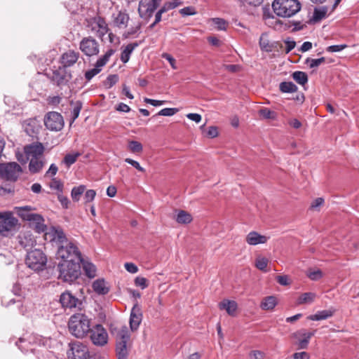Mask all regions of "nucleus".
I'll use <instances>...</instances> for the list:
<instances>
[{
	"instance_id": "1",
	"label": "nucleus",
	"mask_w": 359,
	"mask_h": 359,
	"mask_svg": "<svg viewBox=\"0 0 359 359\" xmlns=\"http://www.w3.org/2000/svg\"><path fill=\"white\" fill-rule=\"evenodd\" d=\"M91 319L83 313L72 315L68 322L69 332L76 338L83 339L90 331Z\"/></svg>"
},
{
	"instance_id": "2",
	"label": "nucleus",
	"mask_w": 359,
	"mask_h": 359,
	"mask_svg": "<svg viewBox=\"0 0 359 359\" xmlns=\"http://www.w3.org/2000/svg\"><path fill=\"white\" fill-rule=\"evenodd\" d=\"M272 7L278 16L290 18L301 10V4L298 0H274Z\"/></svg>"
},
{
	"instance_id": "3",
	"label": "nucleus",
	"mask_w": 359,
	"mask_h": 359,
	"mask_svg": "<svg viewBox=\"0 0 359 359\" xmlns=\"http://www.w3.org/2000/svg\"><path fill=\"white\" fill-rule=\"evenodd\" d=\"M17 213L23 220L28 221L36 232L40 233L46 230L47 226L44 224L43 217L41 215L33 212L29 206L18 208Z\"/></svg>"
},
{
	"instance_id": "4",
	"label": "nucleus",
	"mask_w": 359,
	"mask_h": 359,
	"mask_svg": "<svg viewBox=\"0 0 359 359\" xmlns=\"http://www.w3.org/2000/svg\"><path fill=\"white\" fill-rule=\"evenodd\" d=\"M81 262H61L58 264L59 278L69 283L74 282L81 275Z\"/></svg>"
},
{
	"instance_id": "5",
	"label": "nucleus",
	"mask_w": 359,
	"mask_h": 359,
	"mask_svg": "<svg viewBox=\"0 0 359 359\" xmlns=\"http://www.w3.org/2000/svg\"><path fill=\"white\" fill-rule=\"evenodd\" d=\"M57 256L62 262L82 261L81 252L76 245L67 240V243L58 247Z\"/></svg>"
},
{
	"instance_id": "6",
	"label": "nucleus",
	"mask_w": 359,
	"mask_h": 359,
	"mask_svg": "<svg viewBox=\"0 0 359 359\" xmlns=\"http://www.w3.org/2000/svg\"><path fill=\"white\" fill-rule=\"evenodd\" d=\"M47 263V257L42 250L35 249L27 252L26 264L34 271L43 270Z\"/></svg>"
},
{
	"instance_id": "7",
	"label": "nucleus",
	"mask_w": 359,
	"mask_h": 359,
	"mask_svg": "<svg viewBox=\"0 0 359 359\" xmlns=\"http://www.w3.org/2000/svg\"><path fill=\"white\" fill-rule=\"evenodd\" d=\"M89 334L92 343L97 346H104L108 342V333L100 324L91 327Z\"/></svg>"
},
{
	"instance_id": "8",
	"label": "nucleus",
	"mask_w": 359,
	"mask_h": 359,
	"mask_svg": "<svg viewBox=\"0 0 359 359\" xmlns=\"http://www.w3.org/2000/svg\"><path fill=\"white\" fill-rule=\"evenodd\" d=\"M22 172L21 167L15 162L1 163L0 176L8 180L15 181Z\"/></svg>"
},
{
	"instance_id": "9",
	"label": "nucleus",
	"mask_w": 359,
	"mask_h": 359,
	"mask_svg": "<svg viewBox=\"0 0 359 359\" xmlns=\"http://www.w3.org/2000/svg\"><path fill=\"white\" fill-rule=\"evenodd\" d=\"M48 339L43 338L41 336L32 335L29 337V340L27 341L25 339L20 338L18 341L16 342V345L22 352L34 351L35 348L30 347L31 345H38L39 346H46Z\"/></svg>"
},
{
	"instance_id": "10",
	"label": "nucleus",
	"mask_w": 359,
	"mask_h": 359,
	"mask_svg": "<svg viewBox=\"0 0 359 359\" xmlns=\"http://www.w3.org/2000/svg\"><path fill=\"white\" fill-rule=\"evenodd\" d=\"M44 124L50 130L59 131L64 126V120L60 114L56 111H50L46 115Z\"/></svg>"
},
{
	"instance_id": "11",
	"label": "nucleus",
	"mask_w": 359,
	"mask_h": 359,
	"mask_svg": "<svg viewBox=\"0 0 359 359\" xmlns=\"http://www.w3.org/2000/svg\"><path fill=\"white\" fill-rule=\"evenodd\" d=\"M44 232V238L46 241L55 243L60 245L67 243L65 234L60 226H50L47 228Z\"/></svg>"
},
{
	"instance_id": "12",
	"label": "nucleus",
	"mask_w": 359,
	"mask_h": 359,
	"mask_svg": "<svg viewBox=\"0 0 359 359\" xmlns=\"http://www.w3.org/2000/svg\"><path fill=\"white\" fill-rule=\"evenodd\" d=\"M70 350L68 356L71 359H88L89 351L86 345L80 341L69 344Z\"/></svg>"
},
{
	"instance_id": "13",
	"label": "nucleus",
	"mask_w": 359,
	"mask_h": 359,
	"mask_svg": "<svg viewBox=\"0 0 359 359\" xmlns=\"http://www.w3.org/2000/svg\"><path fill=\"white\" fill-rule=\"evenodd\" d=\"M2 215L0 218V233L6 235V233L11 231L18 223L13 214L10 212H0Z\"/></svg>"
},
{
	"instance_id": "14",
	"label": "nucleus",
	"mask_w": 359,
	"mask_h": 359,
	"mask_svg": "<svg viewBox=\"0 0 359 359\" xmlns=\"http://www.w3.org/2000/svg\"><path fill=\"white\" fill-rule=\"evenodd\" d=\"M114 51L112 49H109L105 53V54L102 57L98 59L97 61L96 62L95 67L86 72V79L90 81L95 75L99 74L102 69V67L106 65V63L109 61L110 57L114 54Z\"/></svg>"
},
{
	"instance_id": "15",
	"label": "nucleus",
	"mask_w": 359,
	"mask_h": 359,
	"mask_svg": "<svg viewBox=\"0 0 359 359\" xmlns=\"http://www.w3.org/2000/svg\"><path fill=\"white\" fill-rule=\"evenodd\" d=\"M80 50L87 56L96 55L99 53V45L92 37H86L80 43Z\"/></svg>"
},
{
	"instance_id": "16",
	"label": "nucleus",
	"mask_w": 359,
	"mask_h": 359,
	"mask_svg": "<svg viewBox=\"0 0 359 359\" xmlns=\"http://www.w3.org/2000/svg\"><path fill=\"white\" fill-rule=\"evenodd\" d=\"M315 331L308 332L306 330H299L293 334V337L297 340V344L300 349L308 347L310 339L314 335Z\"/></svg>"
},
{
	"instance_id": "17",
	"label": "nucleus",
	"mask_w": 359,
	"mask_h": 359,
	"mask_svg": "<svg viewBox=\"0 0 359 359\" xmlns=\"http://www.w3.org/2000/svg\"><path fill=\"white\" fill-rule=\"evenodd\" d=\"M90 26L91 30L100 38H102L108 32L107 24L103 18L100 17L93 18Z\"/></svg>"
},
{
	"instance_id": "18",
	"label": "nucleus",
	"mask_w": 359,
	"mask_h": 359,
	"mask_svg": "<svg viewBox=\"0 0 359 359\" xmlns=\"http://www.w3.org/2000/svg\"><path fill=\"white\" fill-rule=\"evenodd\" d=\"M44 147L40 142L32 143L24 147V151L27 156V159L32 158H43Z\"/></svg>"
},
{
	"instance_id": "19",
	"label": "nucleus",
	"mask_w": 359,
	"mask_h": 359,
	"mask_svg": "<svg viewBox=\"0 0 359 359\" xmlns=\"http://www.w3.org/2000/svg\"><path fill=\"white\" fill-rule=\"evenodd\" d=\"M142 320V313L141 308L137 304H135L130 312V328L131 331H136Z\"/></svg>"
},
{
	"instance_id": "20",
	"label": "nucleus",
	"mask_w": 359,
	"mask_h": 359,
	"mask_svg": "<svg viewBox=\"0 0 359 359\" xmlns=\"http://www.w3.org/2000/svg\"><path fill=\"white\" fill-rule=\"evenodd\" d=\"M60 302L64 308L73 309L79 307L81 302L69 292H65L60 295Z\"/></svg>"
},
{
	"instance_id": "21",
	"label": "nucleus",
	"mask_w": 359,
	"mask_h": 359,
	"mask_svg": "<svg viewBox=\"0 0 359 359\" xmlns=\"http://www.w3.org/2000/svg\"><path fill=\"white\" fill-rule=\"evenodd\" d=\"M111 333L114 335L116 343H128L130 338V333L126 325H118L113 327Z\"/></svg>"
},
{
	"instance_id": "22",
	"label": "nucleus",
	"mask_w": 359,
	"mask_h": 359,
	"mask_svg": "<svg viewBox=\"0 0 359 359\" xmlns=\"http://www.w3.org/2000/svg\"><path fill=\"white\" fill-rule=\"evenodd\" d=\"M23 126L26 133L32 137L38 134L41 128L40 121L36 118L26 120L24 122Z\"/></svg>"
},
{
	"instance_id": "23",
	"label": "nucleus",
	"mask_w": 359,
	"mask_h": 359,
	"mask_svg": "<svg viewBox=\"0 0 359 359\" xmlns=\"http://www.w3.org/2000/svg\"><path fill=\"white\" fill-rule=\"evenodd\" d=\"M269 239V236L262 235L255 231L249 232L245 237V241L250 245L264 244L267 243Z\"/></svg>"
},
{
	"instance_id": "24",
	"label": "nucleus",
	"mask_w": 359,
	"mask_h": 359,
	"mask_svg": "<svg viewBox=\"0 0 359 359\" xmlns=\"http://www.w3.org/2000/svg\"><path fill=\"white\" fill-rule=\"evenodd\" d=\"M156 8L146 1H141L139 4L138 12L141 18L148 21L153 15Z\"/></svg>"
},
{
	"instance_id": "25",
	"label": "nucleus",
	"mask_w": 359,
	"mask_h": 359,
	"mask_svg": "<svg viewBox=\"0 0 359 359\" xmlns=\"http://www.w3.org/2000/svg\"><path fill=\"white\" fill-rule=\"evenodd\" d=\"M79 56V53L78 52L69 50L62 55L60 58L61 63L65 67H71L76 62Z\"/></svg>"
},
{
	"instance_id": "26",
	"label": "nucleus",
	"mask_w": 359,
	"mask_h": 359,
	"mask_svg": "<svg viewBox=\"0 0 359 359\" xmlns=\"http://www.w3.org/2000/svg\"><path fill=\"white\" fill-rule=\"evenodd\" d=\"M219 308L221 310H225L229 316H234L236 313L238 304L235 301L224 299L219 304Z\"/></svg>"
},
{
	"instance_id": "27",
	"label": "nucleus",
	"mask_w": 359,
	"mask_h": 359,
	"mask_svg": "<svg viewBox=\"0 0 359 359\" xmlns=\"http://www.w3.org/2000/svg\"><path fill=\"white\" fill-rule=\"evenodd\" d=\"M19 243L23 248H28L36 244V240L30 232H25L19 236Z\"/></svg>"
},
{
	"instance_id": "28",
	"label": "nucleus",
	"mask_w": 359,
	"mask_h": 359,
	"mask_svg": "<svg viewBox=\"0 0 359 359\" xmlns=\"http://www.w3.org/2000/svg\"><path fill=\"white\" fill-rule=\"evenodd\" d=\"M265 24L275 29H280L282 22L276 17L271 14L270 13H264L263 15Z\"/></svg>"
},
{
	"instance_id": "29",
	"label": "nucleus",
	"mask_w": 359,
	"mask_h": 359,
	"mask_svg": "<svg viewBox=\"0 0 359 359\" xmlns=\"http://www.w3.org/2000/svg\"><path fill=\"white\" fill-rule=\"evenodd\" d=\"M44 164V158H32L29 164V170L32 173L39 172Z\"/></svg>"
},
{
	"instance_id": "30",
	"label": "nucleus",
	"mask_w": 359,
	"mask_h": 359,
	"mask_svg": "<svg viewBox=\"0 0 359 359\" xmlns=\"http://www.w3.org/2000/svg\"><path fill=\"white\" fill-rule=\"evenodd\" d=\"M94 291L99 294H105L109 292V287L104 279H97L93 283Z\"/></svg>"
},
{
	"instance_id": "31",
	"label": "nucleus",
	"mask_w": 359,
	"mask_h": 359,
	"mask_svg": "<svg viewBox=\"0 0 359 359\" xmlns=\"http://www.w3.org/2000/svg\"><path fill=\"white\" fill-rule=\"evenodd\" d=\"M129 15L123 12H118L114 19V25L118 28L124 29L128 26Z\"/></svg>"
},
{
	"instance_id": "32",
	"label": "nucleus",
	"mask_w": 359,
	"mask_h": 359,
	"mask_svg": "<svg viewBox=\"0 0 359 359\" xmlns=\"http://www.w3.org/2000/svg\"><path fill=\"white\" fill-rule=\"evenodd\" d=\"M193 217L190 213L184 210H179L175 217L177 223L187 224L191 222Z\"/></svg>"
},
{
	"instance_id": "33",
	"label": "nucleus",
	"mask_w": 359,
	"mask_h": 359,
	"mask_svg": "<svg viewBox=\"0 0 359 359\" xmlns=\"http://www.w3.org/2000/svg\"><path fill=\"white\" fill-rule=\"evenodd\" d=\"M137 46L138 44L137 43H131L128 44L126 46V48L122 50L121 55V60L123 63H126L128 62L131 53Z\"/></svg>"
},
{
	"instance_id": "34",
	"label": "nucleus",
	"mask_w": 359,
	"mask_h": 359,
	"mask_svg": "<svg viewBox=\"0 0 359 359\" xmlns=\"http://www.w3.org/2000/svg\"><path fill=\"white\" fill-rule=\"evenodd\" d=\"M128 343L119 342L116 343V355L118 359H127L128 355Z\"/></svg>"
},
{
	"instance_id": "35",
	"label": "nucleus",
	"mask_w": 359,
	"mask_h": 359,
	"mask_svg": "<svg viewBox=\"0 0 359 359\" xmlns=\"http://www.w3.org/2000/svg\"><path fill=\"white\" fill-rule=\"evenodd\" d=\"M334 312L331 310H323L318 311L316 314L309 316L308 318L311 320H325L333 316Z\"/></svg>"
},
{
	"instance_id": "36",
	"label": "nucleus",
	"mask_w": 359,
	"mask_h": 359,
	"mask_svg": "<svg viewBox=\"0 0 359 359\" xmlns=\"http://www.w3.org/2000/svg\"><path fill=\"white\" fill-rule=\"evenodd\" d=\"M276 304V298L273 296H269L262 300L260 306L263 310H272Z\"/></svg>"
},
{
	"instance_id": "37",
	"label": "nucleus",
	"mask_w": 359,
	"mask_h": 359,
	"mask_svg": "<svg viewBox=\"0 0 359 359\" xmlns=\"http://www.w3.org/2000/svg\"><path fill=\"white\" fill-rule=\"evenodd\" d=\"M71 105L73 108L71 111L72 120L70 125L78 118L82 108V103L80 101H76V102H72Z\"/></svg>"
},
{
	"instance_id": "38",
	"label": "nucleus",
	"mask_w": 359,
	"mask_h": 359,
	"mask_svg": "<svg viewBox=\"0 0 359 359\" xmlns=\"http://www.w3.org/2000/svg\"><path fill=\"white\" fill-rule=\"evenodd\" d=\"M316 298V294L313 292H306L302 294L297 300L299 304H311Z\"/></svg>"
},
{
	"instance_id": "39",
	"label": "nucleus",
	"mask_w": 359,
	"mask_h": 359,
	"mask_svg": "<svg viewBox=\"0 0 359 359\" xmlns=\"http://www.w3.org/2000/svg\"><path fill=\"white\" fill-rule=\"evenodd\" d=\"M280 90L283 93H294L297 90V87L292 82H282L280 83Z\"/></svg>"
},
{
	"instance_id": "40",
	"label": "nucleus",
	"mask_w": 359,
	"mask_h": 359,
	"mask_svg": "<svg viewBox=\"0 0 359 359\" xmlns=\"http://www.w3.org/2000/svg\"><path fill=\"white\" fill-rule=\"evenodd\" d=\"M83 268L88 277L92 278L96 276V267L93 264L84 262L83 263Z\"/></svg>"
},
{
	"instance_id": "41",
	"label": "nucleus",
	"mask_w": 359,
	"mask_h": 359,
	"mask_svg": "<svg viewBox=\"0 0 359 359\" xmlns=\"http://www.w3.org/2000/svg\"><path fill=\"white\" fill-rule=\"evenodd\" d=\"M86 190V186L80 185L79 187H75L72 189L71 192V196L74 201H79L81 196L83 194Z\"/></svg>"
},
{
	"instance_id": "42",
	"label": "nucleus",
	"mask_w": 359,
	"mask_h": 359,
	"mask_svg": "<svg viewBox=\"0 0 359 359\" xmlns=\"http://www.w3.org/2000/svg\"><path fill=\"white\" fill-rule=\"evenodd\" d=\"M292 78L296 82L301 85H304L308 81L306 74L300 71L294 72L292 74Z\"/></svg>"
},
{
	"instance_id": "43",
	"label": "nucleus",
	"mask_w": 359,
	"mask_h": 359,
	"mask_svg": "<svg viewBox=\"0 0 359 359\" xmlns=\"http://www.w3.org/2000/svg\"><path fill=\"white\" fill-rule=\"evenodd\" d=\"M259 115L263 118L272 119L276 118V114L268 108H262L258 111Z\"/></svg>"
},
{
	"instance_id": "44",
	"label": "nucleus",
	"mask_w": 359,
	"mask_h": 359,
	"mask_svg": "<svg viewBox=\"0 0 359 359\" xmlns=\"http://www.w3.org/2000/svg\"><path fill=\"white\" fill-rule=\"evenodd\" d=\"M80 155L81 154L79 152L68 154L65 156L62 162L67 165V167H69L76 161Z\"/></svg>"
},
{
	"instance_id": "45",
	"label": "nucleus",
	"mask_w": 359,
	"mask_h": 359,
	"mask_svg": "<svg viewBox=\"0 0 359 359\" xmlns=\"http://www.w3.org/2000/svg\"><path fill=\"white\" fill-rule=\"evenodd\" d=\"M269 263V259L266 257H258L255 261V266L263 271H266Z\"/></svg>"
},
{
	"instance_id": "46",
	"label": "nucleus",
	"mask_w": 359,
	"mask_h": 359,
	"mask_svg": "<svg viewBox=\"0 0 359 359\" xmlns=\"http://www.w3.org/2000/svg\"><path fill=\"white\" fill-rule=\"evenodd\" d=\"M128 149L133 153H140L142 151V145L140 142L135 140L130 141Z\"/></svg>"
},
{
	"instance_id": "47",
	"label": "nucleus",
	"mask_w": 359,
	"mask_h": 359,
	"mask_svg": "<svg viewBox=\"0 0 359 359\" xmlns=\"http://www.w3.org/2000/svg\"><path fill=\"white\" fill-rule=\"evenodd\" d=\"M327 13V8H315L313 18L316 21H318L324 18Z\"/></svg>"
},
{
	"instance_id": "48",
	"label": "nucleus",
	"mask_w": 359,
	"mask_h": 359,
	"mask_svg": "<svg viewBox=\"0 0 359 359\" xmlns=\"http://www.w3.org/2000/svg\"><path fill=\"white\" fill-rule=\"evenodd\" d=\"M49 187L51 189L56 190L60 193L62 192L63 184L60 180L53 178L49 184Z\"/></svg>"
},
{
	"instance_id": "49",
	"label": "nucleus",
	"mask_w": 359,
	"mask_h": 359,
	"mask_svg": "<svg viewBox=\"0 0 359 359\" xmlns=\"http://www.w3.org/2000/svg\"><path fill=\"white\" fill-rule=\"evenodd\" d=\"M325 57H320L318 59L307 58L306 60V64H307L310 68H314L318 67L325 62Z\"/></svg>"
},
{
	"instance_id": "50",
	"label": "nucleus",
	"mask_w": 359,
	"mask_h": 359,
	"mask_svg": "<svg viewBox=\"0 0 359 359\" xmlns=\"http://www.w3.org/2000/svg\"><path fill=\"white\" fill-rule=\"evenodd\" d=\"M212 21L215 27V28L218 30H225L226 28V22L224 20L219 18H212Z\"/></svg>"
},
{
	"instance_id": "51",
	"label": "nucleus",
	"mask_w": 359,
	"mask_h": 359,
	"mask_svg": "<svg viewBox=\"0 0 359 359\" xmlns=\"http://www.w3.org/2000/svg\"><path fill=\"white\" fill-rule=\"evenodd\" d=\"M135 285L137 287H140L142 290L148 287V280L147 278L141 276H137L135 278Z\"/></svg>"
},
{
	"instance_id": "52",
	"label": "nucleus",
	"mask_w": 359,
	"mask_h": 359,
	"mask_svg": "<svg viewBox=\"0 0 359 359\" xmlns=\"http://www.w3.org/2000/svg\"><path fill=\"white\" fill-rule=\"evenodd\" d=\"M177 111L178 109L177 108H164L158 113V115L164 116H171L175 114Z\"/></svg>"
},
{
	"instance_id": "53",
	"label": "nucleus",
	"mask_w": 359,
	"mask_h": 359,
	"mask_svg": "<svg viewBox=\"0 0 359 359\" xmlns=\"http://www.w3.org/2000/svg\"><path fill=\"white\" fill-rule=\"evenodd\" d=\"M347 47L346 44L332 45L326 48L329 53L340 52Z\"/></svg>"
},
{
	"instance_id": "54",
	"label": "nucleus",
	"mask_w": 359,
	"mask_h": 359,
	"mask_svg": "<svg viewBox=\"0 0 359 359\" xmlns=\"http://www.w3.org/2000/svg\"><path fill=\"white\" fill-rule=\"evenodd\" d=\"M125 161L126 163H129L130 165H131L132 166H133L135 168H136L140 172H145V169L143 167H142L137 161H136L132 158H126L125 159Z\"/></svg>"
},
{
	"instance_id": "55",
	"label": "nucleus",
	"mask_w": 359,
	"mask_h": 359,
	"mask_svg": "<svg viewBox=\"0 0 359 359\" xmlns=\"http://www.w3.org/2000/svg\"><path fill=\"white\" fill-rule=\"evenodd\" d=\"M162 57L168 60L173 69H177V67L176 65L175 59L170 54L164 53L162 54Z\"/></svg>"
},
{
	"instance_id": "56",
	"label": "nucleus",
	"mask_w": 359,
	"mask_h": 359,
	"mask_svg": "<svg viewBox=\"0 0 359 359\" xmlns=\"http://www.w3.org/2000/svg\"><path fill=\"white\" fill-rule=\"evenodd\" d=\"M96 196V192L93 189H89L85 193L84 200L85 203H90L93 201Z\"/></svg>"
},
{
	"instance_id": "57",
	"label": "nucleus",
	"mask_w": 359,
	"mask_h": 359,
	"mask_svg": "<svg viewBox=\"0 0 359 359\" xmlns=\"http://www.w3.org/2000/svg\"><path fill=\"white\" fill-rule=\"evenodd\" d=\"M308 276L312 280H317L322 278L323 273L320 270L318 269L316 271H310L308 273Z\"/></svg>"
},
{
	"instance_id": "58",
	"label": "nucleus",
	"mask_w": 359,
	"mask_h": 359,
	"mask_svg": "<svg viewBox=\"0 0 359 359\" xmlns=\"http://www.w3.org/2000/svg\"><path fill=\"white\" fill-rule=\"evenodd\" d=\"M242 5L243 6H259L262 0H238Z\"/></svg>"
},
{
	"instance_id": "59",
	"label": "nucleus",
	"mask_w": 359,
	"mask_h": 359,
	"mask_svg": "<svg viewBox=\"0 0 359 359\" xmlns=\"http://www.w3.org/2000/svg\"><path fill=\"white\" fill-rule=\"evenodd\" d=\"M277 282L281 285H288L290 284V280L288 276H278L276 277Z\"/></svg>"
},
{
	"instance_id": "60",
	"label": "nucleus",
	"mask_w": 359,
	"mask_h": 359,
	"mask_svg": "<svg viewBox=\"0 0 359 359\" xmlns=\"http://www.w3.org/2000/svg\"><path fill=\"white\" fill-rule=\"evenodd\" d=\"M124 266L126 271H128L129 273H135L138 271L137 266L133 263L126 262L124 264Z\"/></svg>"
},
{
	"instance_id": "61",
	"label": "nucleus",
	"mask_w": 359,
	"mask_h": 359,
	"mask_svg": "<svg viewBox=\"0 0 359 359\" xmlns=\"http://www.w3.org/2000/svg\"><path fill=\"white\" fill-rule=\"evenodd\" d=\"M250 359H263L264 357V353L260 351H252L250 353Z\"/></svg>"
},
{
	"instance_id": "62",
	"label": "nucleus",
	"mask_w": 359,
	"mask_h": 359,
	"mask_svg": "<svg viewBox=\"0 0 359 359\" xmlns=\"http://www.w3.org/2000/svg\"><path fill=\"white\" fill-rule=\"evenodd\" d=\"M58 170L57 166L53 163L50 165L49 169L46 171L45 176L46 177H53L56 175Z\"/></svg>"
},
{
	"instance_id": "63",
	"label": "nucleus",
	"mask_w": 359,
	"mask_h": 359,
	"mask_svg": "<svg viewBox=\"0 0 359 359\" xmlns=\"http://www.w3.org/2000/svg\"><path fill=\"white\" fill-rule=\"evenodd\" d=\"M144 102L147 104H150L154 107L161 106V105L163 104L165 102V101H163V100H153V99H150V98H147V97L144 98Z\"/></svg>"
},
{
	"instance_id": "64",
	"label": "nucleus",
	"mask_w": 359,
	"mask_h": 359,
	"mask_svg": "<svg viewBox=\"0 0 359 359\" xmlns=\"http://www.w3.org/2000/svg\"><path fill=\"white\" fill-rule=\"evenodd\" d=\"M293 359H309V355L305 351L295 353Z\"/></svg>"
}]
</instances>
